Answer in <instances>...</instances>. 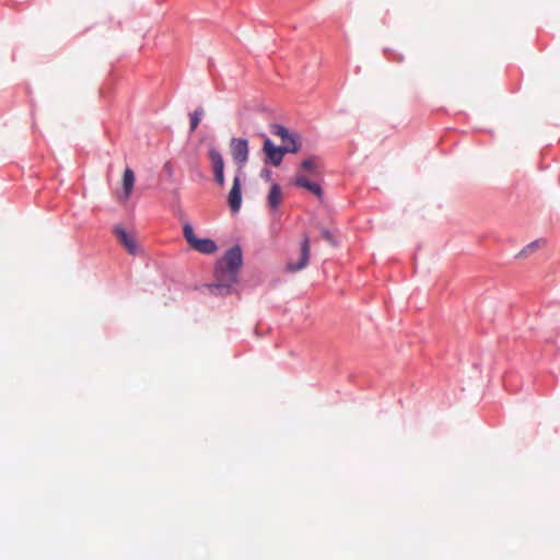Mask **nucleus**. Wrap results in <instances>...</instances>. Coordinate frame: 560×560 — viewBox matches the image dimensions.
Wrapping results in <instances>:
<instances>
[{
  "instance_id": "obj_21",
  "label": "nucleus",
  "mask_w": 560,
  "mask_h": 560,
  "mask_svg": "<svg viewBox=\"0 0 560 560\" xmlns=\"http://www.w3.org/2000/svg\"><path fill=\"white\" fill-rule=\"evenodd\" d=\"M272 174H273V173H272V171H271L269 167L265 166V167L260 171L259 177H260L261 179H264L266 183H270V184H271V182H275V180L272 179Z\"/></svg>"
},
{
  "instance_id": "obj_13",
  "label": "nucleus",
  "mask_w": 560,
  "mask_h": 560,
  "mask_svg": "<svg viewBox=\"0 0 560 560\" xmlns=\"http://www.w3.org/2000/svg\"><path fill=\"white\" fill-rule=\"evenodd\" d=\"M189 133L197 130L201 120L205 116V109L201 105L197 106L192 112L189 113Z\"/></svg>"
},
{
  "instance_id": "obj_18",
  "label": "nucleus",
  "mask_w": 560,
  "mask_h": 560,
  "mask_svg": "<svg viewBox=\"0 0 560 560\" xmlns=\"http://www.w3.org/2000/svg\"><path fill=\"white\" fill-rule=\"evenodd\" d=\"M320 236L325 241H327L332 247L339 246V241L337 240V237L334 235V233L329 229H327V228L320 229Z\"/></svg>"
},
{
  "instance_id": "obj_7",
  "label": "nucleus",
  "mask_w": 560,
  "mask_h": 560,
  "mask_svg": "<svg viewBox=\"0 0 560 560\" xmlns=\"http://www.w3.org/2000/svg\"><path fill=\"white\" fill-rule=\"evenodd\" d=\"M208 156L210 160V165L213 175V182L219 187H224L225 185V160L223 154L219 149L214 145H210L208 149Z\"/></svg>"
},
{
  "instance_id": "obj_12",
  "label": "nucleus",
  "mask_w": 560,
  "mask_h": 560,
  "mask_svg": "<svg viewBox=\"0 0 560 560\" xmlns=\"http://www.w3.org/2000/svg\"><path fill=\"white\" fill-rule=\"evenodd\" d=\"M189 247L202 255H213L219 250L217 241L208 236H197Z\"/></svg>"
},
{
  "instance_id": "obj_16",
  "label": "nucleus",
  "mask_w": 560,
  "mask_h": 560,
  "mask_svg": "<svg viewBox=\"0 0 560 560\" xmlns=\"http://www.w3.org/2000/svg\"><path fill=\"white\" fill-rule=\"evenodd\" d=\"M545 243H546L545 238L534 240L530 243H528L526 246H524L523 249L515 255V257L516 258L525 257V256H527V254L529 252H533V250L539 248L540 244H545Z\"/></svg>"
},
{
  "instance_id": "obj_6",
  "label": "nucleus",
  "mask_w": 560,
  "mask_h": 560,
  "mask_svg": "<svg viewBox=\"0 0 560 560\" xmlns=\"http://www.w3.org/2000/svg\"><path fill=\"white\" fill-rule=\"evenodd\" d=\"M243 172L235 173L232 187L226 196V202L232 215H236L243 205Z\"/></svg>"
},
{
  "instance_id": "obj_14",
  "label": "nucleus",
  "mask_w": 560,
  "mask_h": 560,
  "mask_svg": "<svg viewBox=\"0 0 560 560\" xmlns=\"http://www.w3.org/2000/svg\"><path fill=\"white\" fill-rule=\"evenodd\" d=\"M171 210H172L173 214L179 219H182V217L184 215V212H183V209L180 206V195H179L178 189H174L172 191Z\"/></svg>"
},
{
  "instance_id": "obj_17",
  "label": "nucleus",
  "mask_w": 560,
  "mask_h": 560,
  "mask_svg": "<svg viewBox=\"0 0 560 560\" xmlns=\"http://www.w3.org/2000/svg\"><path fill=\"white\" fill-rule=\"evenodd\" d=\"M299 168H301L304 172H308L311 174H317V165L315 163V158L308 156V158L303 159L299 163Z\"/></svg>"
},
{
  "instance_id": "obj_3",
  "label": "nucleus",
  "mask_w": 560,
  "mask_h": 560,
  "mask_svg": "<svg viewBox=\"0 0 560 560\" xmlns=\"http://www.w3.org/2000/svg\"><path fill=\"white\" fill-rule=\"evenodd\" d=\"M259 136L262 139L261 152L264 164L266 166L280 167L287 153L280 144H276L265 132H261Z\"/></svg>"
},
{
  "instance_id": "obj_2",
  "label": "nucleus",
  "mask_w": 560,
  "mask_h": 560,
  "mask_svg": "<svg viewBox=\"0 0 560 560\" xmlns=\"http://www.w3.org/2000/svg\"><path fill=\"white\" fill-rule=\"evenodd\" d=\"M270 133L281 139L280 147L287 154H298L303 145L302 136L299 131L289 128L280 122L269 125Z\"/></svg>"
},
{
  "instance_id": "obj_10",
  "label": "nucleus",
  "mask_w": 560,
  "mask_h": 560,
  "mask_svg": "<svg viewBox=\"0 0 560 560\" xmlns=\"http://www.w3.org/2000/svg\"><path fill=\"white\" fill-rule=\"evenodd\" d=\"M283 199L282 186L279 182H271L268 194L266 196V205L269 212L276 215L280 212L281 202Z\"/></svg>"
},
{
  "instance_id": "obj_19",
  "label": "nucleus",
  "mask_w": 560,
  "mask_h": 560,
  "mask_svg": "<svg viewBox=\"0 0 560 560\" xmlns=\"http://www.w3.org/2000/svg\"><path fill=\"white\" fill-rule=\"evenodd\" d=\"M383 52H384L385 57L392 62H402L405 59L404 55H401L397 51H394L387 47L383 49Z\"/></svg>"
},
{
  "instance_id": "obj_20",
  "label": "nucleus",
  "mask_w": 560,
  "mask_h": 560,
  "mask_svg": "<svg viewBox=\"0 0 560 560\" xmlns=\"http://www.w3.org/2000/svg\"><path fill=\"white\" fill-rule=\"evenodd\" d=\"M163 172L166 174L168 182H174V167L171 161H166L163 164Z\"/></svg>"
},
{
  "instance_id": "obj_15",
  "label": "nucleus",
  "mask_w": 560,
  "mask_h": 560,
  "mask_svg": "<svg viewBox=\"0 0 560 560\" xmlns=\"http://www.w3.org/2000/svg\"><path fill=\"white\" fill-rule=\"evenodd\" d=\"M182 231H183V236L188 245H190L198 236L196 234L194 225L190 221H184Z\"/></svg>"
},
{
  "instance_id": "obj_1",
  "label": "nucleus",
  "mask_w": 560,
  "mask_h": 560,
  "mask_svg": "<svg viewBox=\"0 0 560 560\" xmlns=\"http://www.w3.org/2000/svg\"><path fill=\"white\" fill-rule=\"evenodd\" d=\"M244 261L243 246L237 241L224 249L215 260L212 269L213 281L203 283L202 288L207 290L209 295L215 298L240 294L236 284L241 282Z\"/></svg>"
},
{
  "instance_id": "obj_5",
  "label": "nucleus",
  "mask_w": 560,
  "mask_h": 560,
  "mask_svg": "<svg viewBox=\"0 0 560 560\" xmlns=\"http://www.w3.org/2000/svg\"><path fill=\"white\" fill-rule=\"evenodd\" d=\"M230 149L234 163L237 166L236 172H243V168L249 159V141L244 137H232L230 140Z\"/></svg>"
},
{
  "instance_id": "obj_8",
  "label": "nucleus",
  "mask_w": 560,
  "mask_h": 560,
  "mask_svg": "<svg viewBox=\"0 0 560 560\" xmlns=\"http://www.w3.org/2000/svg\"><path fill=\"white\" fill-rule=\"evenodd\" d=\"M290 184L296 188H301L316 197L319 201L324 200L325 197V190L320 182L311 179L303 173H296L294 174L291 179Z\"/></svg>"
},
{
  "instance_id": "obj_22",
  "label": "nucleus",
  "mask_w": 560,
  "mask_h": 560,
  "mask_svg": "<svg viewBox=\"0 0 560 560\" xmlns=\"http://www.w3.org/2000/svg\"><path fill=\"white\" fill-rule=\"evenodd\" d=\"M190 171L196 178L201 180L206 178L205 173L200 170V167L197 164H192L190 166Z\"/></svg>"
},
{
  "instance_id": "obj_4",
  "label": "nucleus",
  "mask_w": 560,
  "mask_h": 560,
  "mask_svg": "<svg viewBox=\"0 0 560 560\" xmlns=\"http://www.w3.org/2000/svg\"><path fill=\"white\" fill-rule=\"evenodd\" d=\"M300 255L296 260H288L283 266V271L287 273H298L311 262V238L308 233H304L299 243Z\"/></svg>"
},
{
  "instance_id": "obj_9",
  "label": "nucleus",
  "mask_w": 560,
  "mask_h": 560,
  "mask_svg": "<svg viewBox=\"0 0 560 560\" xmlns=\"http://www.w3.org/2000/svg\"><path fill=\"white\" fill-rule=\"evenodd\" d=\"M113 233L120 243V245L130 254L137 255L141 252L139 243L135 234L125 228L121 223L115 224Z\"/></svg>"
},
{
  "instance_id": "obj_11",
  "label": "nucleus",
  "mask_w": 560,
  "mask_h": 560,
  "mask_svg": "<svg viewBox=\"0 0 560 560\" xmlns=\"http://www.w3.org/2000/svg\"><path fill=\"white\" fill-rule=\"evenodd\" d=\"M136 173L130 166H126L121 176V191L118 195V201L121 203L130 199L135 185H136Z\"/></svg>"
}]
</instances>
